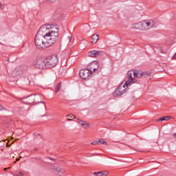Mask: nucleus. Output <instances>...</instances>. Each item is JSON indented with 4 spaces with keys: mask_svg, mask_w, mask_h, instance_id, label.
Listing matches in <instances>:
<instances>
[{
    "mask_svg": "<svg viewBox=\"0 0 176 176\" xmlns=\"http://www.w3.org/2000/svg\"><path fill=\"white\" fill-rule=\"evenodd\" d=\"M47 26L50 27L51 30L48 32L45 41L48 42L49 46H52V45H54L57 39H58V28H57V25L50 24H48Z\"/></svg>",
    "mask_w": 176,
    "mask_h": 176,
    "instance_id": "nucleus-1",
    "label": "nucleus"
},
{
    "mask_svg": "<svg viewBox=\"0 0 176 176\" xmlns=\"http://www.w3.org/2000/svg\"><path fill=\"white\" fill-rule=\"evenodd\" d=\"M39 98H41V96L36 94L30 95L26 98H22L20 100L21 102L28 105H36V104H43L44 107H46L45 102L39 100Z\"/></svg>",
    "mask_w": 176,
    "mask_h": 176,
    "instance_id": "nucleus-2",
    "label": "nucleus"
},
{
    "mask_svg": "<svg viewBox=\"0 0 176 176\" xmlns=\"http://www.w3.org/2000/svg\"><path fill=\"white\" fill-rule=\"evenodd\" d=\"M34 43L36 47L40 50L42 49H46V47H50L48 41H47L46 38L36 34L35 36Z\"/></svg>",
    "mask_w": 176,
    "mask_h": 176,
    "instance_id": "nucleus-3",
    "label": "nucleus"
},
{
    "mask_svg": "<svg viewBox=\"0 0 176 176\" xmlns=\"http://www.w3.org/2000/svg\"><path fill=\"white\" fill-rule=\"evenodd\" d=\"M58 63V56L56 54L51 55L45 58L47 69L53 68Z\"/></svg>",
    "mask_w": 176,
    "mask_h": 176,
    "instance_id": "nucleus-4",
    "label": "nucleus"
},
{
    "mask_svg": "<svg viewBox=\"0 0 176 176\" xmlns=\"http://www.w3.org/2000/svg\"><path fill=\"white\" fill-rule=\"evenodd\" d=\"M32 64L33 67H36V68H38L39 69H46L47 68L45 60L35 59Z\"/></svg>",
    "mask_w": 176,
    "mask_h": 176,
    "instance_id": "nucleus-5",
    "label": "nucleus"
},
{
    "mask_svg": "<svg viewBox=\"0 0 176 176\" xmlns=\"http://www.w3.org/2000/svg\"><path fill=\"white\" fill-rule=\"evenodd\" d=\"M127 91V88L123 85V82H121L118 88L114 91L113 96L114 97H119L123 96Z\"/></svg>",
    "mask_w": 176,
    "mask_h": 176,
    "instance_id": "nucleus-6",
    "label": "nucleus"
},
{
    "mask_svg": "<svg viewBox=\"0 0 176 176\" xmlns=\"http://www.w3.org/2000/svg\"><path fill=\"white\" fill-rule=\"evenodd\" d=\"M49 28H50V27H46L45 25L41 26L40 28V29L38 30V31L37 32L36 34L38 36H41L44 38H45V41L47 38V35H49V32H50V30Z\"/></svg>",
    "mask_w": 176,
    "mask_h": 176,
    "instance_id": "nucleus-7",
    "label": "nucleus"
},
{
    "mask_svg": "<svg viewBox=\"0 0 176 176\" xmlns=\"http://www.w3.org/2000/svg\"><path fill=\"white\" fill-rule=\"evenodd\" d=\"M155 25V21L152 19L144 20L143 21V27L144 28V31H148V30H151V28H153Z\"/></svg>",
    "mask_w": 176,
    "mask_h": 176,
    "instance_id": "nucleus-8",
    "label": "nucleus"
},
{
    "mask_svg": "<svg viewBox=\"0 0 176 176\" xmlns=\"http://www.w3.org/2000/svg\"><path fill=\"white\" fill-rule=\"evenodd\" d=\"M79 75L82 79H87L89 76H91V70L82 69L80 70Z\"/></svg>",
    "mask_w": 176,
    "mask_h": 176,
    "instance_id": "nucleus-9",
    "label": "nucleus"
},
{
    "mask_svg": "<svg viewBox=\"0 0 176 176\" xmlns=\"http://www.w3.org/2000/svg\"><path fill=\"white\" fill-rule=\"evenodd\" d=\"M87 69L91 71V74H93V72H96V71H97V69H98V62L94 61V62L89 63L87 66Z\"/></svg>",
    "mask_w": 176,
    "mask_h": 176,
    "instance_id": "nucleus-10",
    "label": "nucleus"
},
{
    "mask_svg": "<svg viewBox=\"0 0 176 176\" xmlns=\"http://www.w3.org/2000/svg\"><path fill=\"white\" fill-rule=\"evenodd\" d=\"M133 28L135 30H140V31H145L144 28V22L143 21L141 22H138L134 24Z\"/></svg>",
    "mask_w": 176,
    "mask_h": 176,
    "instance_id": "nucleus-11",
    "label": "nucleus"
},
{
    "mask_svg": "<svg viewBox=\"0 0 176 176\" xmlns=\"http://www.w3.org/2000/svg\"><path fill=\"white\" fill-rule=\"evenodd\" d=\"M134 72H135V70H129L127 74L128 79L129 80H131L132 83H135V82H137V80L133 78V75L134 76Z\"/></svg>",
    "mask_w": 176,
    "mask_h": 176,
    "instance_id": "nucleus-12",
    "label": "nucleus"
},
{
    "mask_svg": "<svg viewBox=\"0 0 176 176\" xmlns=\"http://www.w3.org/2000/svg\"><path fill=\"white\" fill-rule=\"evenodd\" d=\"M98 39H100V36H98V34H94L93 36L91 37V43H93L94 45L97 43Z\"/></svg>",
    "mask_w": 176,
    "mask_h": 176,
    "instance_id": "nucleus-13",
    "label": "nucleus"
},
{
    "mask_svg": "<svg viewBox=\"0 0 176 176\" xmlns=\"http://www.w3.org/2000/svg\"><path fill=\"white\" fill-rule=\"evenodd\" d=\"M55 171L58 173V175H63L64 173H65V170L61 168L60 167H58L55 169Z\"/></svg>",
    "mask_w": 176,
    "mask_h": 176,
    "instance_id": "nucleus-14",
    "label": "nucleus"
},
{
    "mask_svg": "<svg viewBox=\"0 0 176 176\" xmlns=\"http://www.w3.org/2000/svg\"><path fill=\"white\" fill-rule=\"evenodd\" d=\"M141 76H142V71L135 69L134 72V77L140 78Z\"/></svg>",
    "mask_w": 176,
    "mask_h": 176,
    "instance_id": "nucleus-15",
    "label": "nucleus"
},
{
    "mask_svg": "<svg viewBox=\"0 0 176 176\" xmlns=\"http://www.w3.org/2000/svg\"><path fill=\"white\" fill-rule=\"evenodd\" d=\"M94 175H96V176L108 175V172L107 171L94 172Z\"/></svg>",
    "mask_w": 176,
    "mask_h": 176,
    "instance_id": "nucleus-16",
    "label": "nucleus"
},
{
    "mask_svg": "<svg viewBox=\"0 0 176 176\" xmlns=\"http://www.w3.org/2000/svg\"><path fill=\"white\" fill-rule=\"evenodd\" d=\"M76 120V122L78 123L79 124H81V126H85V127H88L89 124H87L86 122L81 120L79 118H77Z\"/></svg>",
    "mask_w": 176,
    "mask_h": 176,
    "instance_id": "nucleus-17",
    "label": "nucleus"
},
{
    "mask_svg": "<svg viewBox=\"0 0 176 176\" xmlns=\"http://www.w3.org/2000/svg\"><path fill=\"white\" fill-rule=\"evenodd\" d=\"M19 75H20V72H19L17 71V69H14V70L12 71V73H11V76H12V78H16V77L19 76Z\"/></svg>",
    "mask_w": 176,
    "mask_h": 176,
    "instance_id": "nucleus-18",
    "label": "nucleus"
},
{
    "mask_svg": "<svg viewBox=\"0 0 176 176\" xmlns=\"http://www.w3.org/2000/svg\"><path fill=\"white\" fill-rule=\"evenodd\" d=\"M66 118H67V120H68L69 122H71L72 119H76V116H75L74 114H68L66 116Z\"/></svg>",
    "mask_w": 176,
    "mask_h": 176,
    "instance_id": "nucleus-19",
    "label": "nucleus"
},
{
    "mask_svg": "<svg viewBox=\"0 0 176 176\" xmlns=\"http://www.w3.org/2000/svg\"><path fill=\"white\" fill-rule=\"evenodd\" d=\"M170 119H171L170 116H166L163 118H160V120H161V122H163L164 120H170Z\"/></svg>",
    "mask_w": 176,
    "mask_h": 176,
    "instance_id": "nucleus-20",
    "label": "nucleus"
},
{
    "mask_svg": "<svg viewBox=\"0 0 176 176\" xmlns=\"http://www.w3.org/2000/svg\"><path fill=\"white\" fill-rule=\"evenodd\" d=\"M107 144L106 141H104V139H100L98 141V145H107Z\"/></svg>",
    "mask_w": 176,
    "mask_h": 176,
    "instance_id": "nucleus-21",
    "label": "nucleus"
},
{
    "mask_svg": "<svg viewBox=\"0 0 176 176\" xmlns=\"http://www.w3.org/2000/svg\"><path fill=\"white\" fill-rule=\"evenodd\" d=\"M104 54L103 51L98 50L96 51V57H101Z\"/></svg>",
    "mask_w": 176,
    "mask_h": 176,
    "instance_id": "nucleus-22",
    "label": "nucleus"
},
{
    "mask_svg": "<svg viewBox=\"0 0 176 176\" xmlns=\"http://www.w3.org/2000/svg\"><path fill=\"white\" fill-rule=\"evenodd\" d=\"M89 57H96V50H92L88 53Z\"/></svg>",
    "mask_w": 176,
    "mask_h": 176,
    "instance_id": "nucleus-23",
    "label": "nucleus"
},
{
    "mask_svg": "<svg viewBox=\"0 0 176 176\" xmlns=\"http://www.w3.org/2000/svg\"><path fill=\"white\" fill-rule=\"evenodd\" d=\"M151 76V72H142V76H144V78H148V76Z\"/></svg>",
    "mask_w": 176,
    "mask_h": 176,
    "instance_id": "nucleus-24",
    "label": "nucleus"
},
{
    "mask_svg": "<svg viewBox=\"0 0 176 176\" xmlns=\"http://www.w3.org/2000/svg\"><path fill=\"white\" fill-rule=\"evenodd\" d=\"M131 83H133V82H131V80H128V81H126V82H123V85H124V86L126 87V89H127L129 85H130Z\"/></svg>",
    "mask_w": 176,
    "mask_h": 176,
    "instance_id": "nucleus-25",
    "label": "nucleus"
},
{
    "mask_svg": "<svg viewBox=\"0 0 176 176\" xmlns=\"http://www.w3.org/2000/svg\"><path fill=\"white\" fill-rule=\"evenodd\" d=\"M60 89H61V82H58L57 86H56V93L57 91H59Z\"/></svg>",
    "mask_w": 176,
    "mask_h": 176,
    "instance_id": "nucleus-26",
    "label": "nucleus"
},
{
    "mask_svg": "<svg viewBox=\"0 0 176 176\" xmlns=\"http://www.w3.org/2000/svg\"><path fill=\"white\" fill-rule=\"evenodd\" d=\"M160 53H162L163 54H167L168 52L166 50L164 49H160Z\"/></svg>",
    "mask_w": 176,
    "mask_h": 176,
    "instance_id": "nucleus-27",
    "label": "nucleus"
},
{
    "mask_svg": "<svg viewBox=\"0 0 176 176\" xmlns=\"http://www.w3.org/2000/svg\"><path fill=\"white\" fill-rule=\"evenodd\" d=\"M35 138H41V134L39 133H34V134Z\"/></svg>",
    "mask_w": 176,
    "mask_h": 176,
    "instance_id": "nucleus-28",
    "label": "nucleus"
},
{
    "mask_svg": "<svg viewBox=\"0 0 176 176\" xmlns=\"http://www.w3.org/2000/svg\"><path fill=\"white\" fill-rule=\"evenodd\" d=\"M91 144V145H98V141L95 140V141L92 142Z\"/></svg>",
    "mask_w": 176,
    "mask_h": 176,
    "instance_id": "nucleus-29",
    "label": "nucleus"
},
{
    "mask_svg": "<svg viewBox=\"0 0 176 176\" xmlns=\"http://www.w3.org/2000/svg\"><path fill=\"white\" fill-rule=\"evenodd\" d=\"M67 39L69 40V42H71V41H72V37L68 36V37H67Z\"/></svg>",
    "mask_w": 176,
    "mask_h": 176,
    "instance_id": "nucleus-30",
    "label": "nucleus"
},
{
    "mask_svg": "<svg viewBox=\"0 0 176 176\" xmlns=\"http://www.w3.org/2000/svg\"><path fill=\"white\" fill-rule=\"evenodd\" d=\"M155 122H160V121L162 122V120H160V118H159V119H155Z\"/></svg>",
    "mask_w": 176,
    "mask_h": 176,
    "instance_id": "nucleus-31",
    "label": "nucleus"
},
{
    "mask_svg": "<svg viewBox=\"0 0 176 176\" xmlns=\"http://www.w3.org/2000/svg\"><path fill=\"white\" fill-rule=\"evenodd\" d=\"M3 109H4L3 107L1 106V104H0V111H2Z\"/></svg>",
    "mask_w": 176,
    "mask_h": 176,
    "instance_id": "nucleus-32",
    "label": "nucleus"
},
{
    "mask_svg": "<svg viewBox=\"0 0 176 176\" xmlns=\"http://www.w3.org/2000/svg\"><path fill=\"white\" fill-rule=\"evenodd\" d=\"M49 2L53 3V2H56V0H48Z\"/></svg>",
    "mask_w": 176,
    "mask_h": 176,
    "instance_id": "nucleus-33",
    "label": "nucleus"
},
{
    "mask_svg": "<svg viewBox=\"0 0 176 176\" xmlns=\"http://www.w3.org/2000/svg\"><path fill=\"white\" fill-rule=\"evenodd\" d=\"M19 175H24L22 172H19Z\"/></svg>",
    "mask_w": 176,
    "mask_h": 176,
    "instance_id": "nucleus-34",
    "label": "nucleus"
},
{
    "mask_svg": "<svg viewBox=\"0 0 176 176\" xmlns=\"http://www.w3.org/2000/svg\"><path fill=\"white\" fill-rule=\"evenodd\" d=\"M174 138H176V133L173 134Z\"/></svg>",
    "mask_w": 176,
    "mask_h": 176,
    "instance_id": "nucleus-35",
    "label": "nucleus"
},
{
    "mask_svg": "<svg viewBox=\"0 0 176 176\" xmlns=\"http://www.w3.org/2000/svg\"><path fill=\"white\" fill-rule=\"evenodd\" d=\"M2 8V4L0 3V8Z\"/></svg>",
    "mask_w": 176,
    "mask_h": 176,
    "instance_id": "nucleus-36",
    "label": "nucleus"
},
{
    "mask_svg": "<svg viewBox=\"0 0 176 176\" xmlns=\"http://www.w3.org/2000/svg\"><path fill=\"white\" fill-rule=\"evenodd\" d=\"M19 160H20V159L17 158V159H16V162H19Z\"/></svg>",
    "mask_w": 176,
    "mask_h": 176,
    "instance_id": "nucleus-37",
    "label": "nucleus"
},
{
    "mask_svg": "<svg viewBox=\"0 0 176 176\" xmlns=\"http://www.w3.org/2000/svg\"><path fill=\"white\" fill-rule=\"evenodd\" d=\"M34 151H38V148H34Z\"/></svg>",
    "mask_w": 176,
    "mask_h": 176,
    "instance_id": "nucleus-38",
    "label": "nucleus"
},
{
    "mask_svg": "<svg viewBox=\"0 0 176 176\" xmlns=\"http://www.w3.org/2000/svg\"><path fill=\"white\" fill-rule=\"evenodd\" d=\"M4 170H6V168H4Z\"/></svg>",
    "mask_w": 176,
    "mask_h": 176,
    "instance_id": "nucleus-39",
    "label": "nucleus"
}]
</instances>
